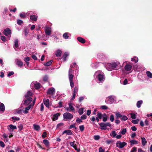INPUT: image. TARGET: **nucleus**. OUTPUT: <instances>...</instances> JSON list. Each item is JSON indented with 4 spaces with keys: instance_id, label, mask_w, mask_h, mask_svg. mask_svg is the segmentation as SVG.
<instances>
[{
    "instance_id": "27",
    "label": "nucleus",
    "mask_w": 152,
    "mask_h": 152,
    "mask_svg": "<svg viewBox=\"0 0 152 152\" xmlns=\"http://www.w3.org/2000/svg\"><path fill=\"white\" fill-rule=\"evenodd\" d=\"M69 108L72 111H75V108L72 105V104L71 103H69Z\"/></svg>"
},
{
    "instance_id": "10",
    "label": "nucleus",
    "mask_w": 152,
    "mask_h": 152,
    "mask_svg": "<svg viewBox=\"0 0 152 152\" xmlns=\"http://www.w3.org/2000/svg\"><path fill=\"white\" fill-rule=\"evenodd\" d=\"M55 93V89L53 88H51L49 89L47 92L48 94L53 95Z\"/></svg>"
},
{
    "instance_id": "26",
    "label": "nucleus",
    "mask_w": 152,
    "mask_h": 152,
    "mask_svg": "<svg viewBox=\"0 0 152 152\" xmlns=\"http://www.w3.org/2000/svg\"><path fill=\"white\" fill-rule=\"evenodd\" d=\"M30 60V58L29 57H27L24 59V61L26 62L27 65L28 66L29 64V61Z\"/></svg>"
},
{
    "instance_id": "39",
    "label": "nucleus",
    "mask_w": 152,
    "mask_h": 152,
    "mask_svg": "<svg viewBox=\"0 0 152 152\" xmlns=\"http://www.w3.org/2000/svg\"><path fill=\"white\" fill-rule=\"evenodd\" d=\"M115 114L116 117L117 118H121L122 116V115L118 112L115 113Z\"/></svg>"
},
{
    "instance_id": "28",
    "label": "nucleus",
    "mask_w": 152,
    "mask_h": 152,
    "mask_svg": "<svg viewBox=\"0 0 152 152\" xmlns=\"http://www.w3.org/2000/svg\"><path fill=\"white\" fill-rule=\"evenodd\" d=\"M141 139L142 140V145L143 146H145L147 143V142L146 141V139L144 137H141Z\"/></svg>"
},
{
    "instance_id": "40",
    "label": "nucleus",
    "mask_w": 152,
    "mask_h": 152,
    "mask_svg": "<svg viewBox=\"0 0 152 152\" xmlns=\"http://www.w3.org/2000/svg\"><path fill=\"white\" fill-rule=\"evenodd\" d=\"M31 107V106L29 105L28 107H27L25 108V111H24V113H28V111L30 109Z\"/></svg>"
},
{
    "instance_id": "7",
    "label": "nucleus",
    "mask_w": 152,
    "mask_h": 152,
    "mask_svg": "<svg viewBox=\"0 0 152 152\" xmlns=\"http://www.w3.org/2000/svg\"><path fill=\"white\" fill-rule=\"evenodd\" d=\"M4 34L6 36H8V39H9L11 33V31L9 28H7L5 29L4 31Z\"/></svg>"
},
{
    "instance_id": "43",
    "label": "nucleus",
    "mask_w": 152,
    "mask_h": 152,
    "mask_svg": "<svg viewBox=\"0 0 152 152\" xmlns=\"http://www.w3.org/2000/svg\"><path fill=\"white\" fill-rule=\"evenodd\" d=\"M110 135L112 136L113 137H116V134L115 132V131H112L110 133Z\"/></svg>"
},
{
    "instance_id": "23",
    "label": "nucleus",
    "mask_w": 152,
    "mask_h": 152,
    "mask_svg": "<svg viewBox=\"0 0 152 152\" xmlns=\"http://www.w3.org/2000/svg\"><path fill=\"white\" fill-rule=\"evenodd\" d=\"M123 66H132L133 64L129 63H127V62H124L123 64Z\"/></svg>"
},
{
    "instance_id": "35",
    "label": "nucleus",
    "mask_w": 152,
    "mask_h": 152,
    "mask_svg": "<svg viewBox=\"0 0 152 152\" xmlns=\"http://www.w3.org/2000/svg\"><path fill=\"white\" fill-rule=\"evenodd\" d=\"M14 46L16 48H17L19 46L18 39L15 40Z\"/></svg>"
},
{
    "instance_id": "62",
    "label": "nucleus",
    "mask_w": 152,
    "mask_h": 152,
    "mask_svg": "<svg viewBox=\"0 0 152 152\" xmlns=\"http://www.w3.org/2000/svg\"><path fill=\"white\" fill-rule=\"evenodd\" d=\"M14 74V73L12 71L11 72H10L8 73V74H7V76L8 77H10L12 75H13Z\"/></svg>"
},
{
    "instance_id": "13",
    "label": "nucleus",
    "mask_w": 152,
    "mask_h": 152,
    "mask_svg": "<svg viewBox=\"0 0 152 152\" xmlns=\"http://www.w3.org/2000/svg\"><path fill=\"white\" fill-rule=\"evenodd\" d=\"M50 29V28L49 27H46L45 28V32L48 35H50L51 34V32Z\"/></svg>"
},
{
    "instance_id": "21",
    "label": "nucleus",
    "mask_w": 152,
    "mask_h": 152,
    "mask_svg": "<svg viewBox=\"0 0 152 152\" xmlns=\"http://www.w3.org/2000/svg\"><path fill=\"white\" fill-rule=\"evenodd\" d=\"M60 115V114L58 113L54 114L53 118V120L54 121L57 120Z\"/></svg>"
},
{
    "instance_id": "12",
    "label": "nucleus",
    "mask_w": 152,
    "mask_h": 152,
    "mask_svg": "<svg viewBox=\"0 0 152 152\" xmlns=\"http://www.w3.org/2000/svg\"><path fill=\"white\" fill-rule=\"evenodd\" d=\"M43 102L46 106L48 108L49 107V100L48 99H45L43 100Z\"/></svg>"
},
{
    "instance_id": "18",
    "label": "nucleus",
    "mask_w": 152,
    "mask_h": 152,
    "mask_svg": "<svg viewBox=\"0 0 152 152\" xmlns=\"http://www.w3.org/2000/svg\"><path fill=\"white\" fill-rule=\"evenodd\" d=\"M43 143L45 146L48 148L50 146V144L49 141L46 139L44 140L43 141Z\"/></svg>"
},
{
    "instance_id": "1",
    "label": "nucleus",
    "mask_w": 152,
    "mask_h": 152,
    "mask_svg": "<svg viewBox=\"0 0 152 152\" xmlns=\"http://www.w3.org/2000/svg\"><path fill=\"white\" fill-rule=\"evenodd\" d=\"M95 66H121L120 63L118 62H112L111 63H107V64L106 63H102V62H97L96 63Z\"/></svg>"
},
{
    "instance_id": "61",
    "label": "nucleus",
    "mask_w": 152,
    "mask_h": 152,
    "mask_svg": "<svg viewBox=\"0 0 152 152\" xmlns=\"http://www.w3.org/2000/svg\"><path fill=\"white\" fill-rule=\"evenodd\" d=\"M0 145L1 147L4 148L5 146L4 143L1 141H0Z\"/></svg>"
},
{
    "instance_id": "63",
    "label": "nucleus",
    "mask_w": 152,
    "mask_h": 152,
    "mask_svg": "<svg viewBox=\"0 0 152 152\" xmlns=\"http://www.w3.org/2000/svg\"><path fill=\"white\" fill-rule=\"evenodd\" d=\"M69 81H70V85L71 87L72 88L73 87L74 85V83L73 82V80Z\"/></svg>"
},
{
    "instance_id": "44",
    "label": "nucleus",
    "mask_w": 152,
    "mask_h": 152,
    "mask_svg": "<svg viewBox=\"0 0 152 152\" xmlns=\"http://www.w3.org/2000/svg\"><path fill=\"white\" fill-rule=\"evenodd\" d=\"M24 35L26 36H27L28 34L29 30L27 28H25L24 30Z\"/></svg>"
},
{
    "instance_id": "37",
    "label": "nucleus",
    "mask_w": 152,
    "mask_h": 152,
    "mask_svg": "<svg viewBox=\"0 0 152 152\" xmlns=\"http://www.w3.org/2000/svg\"><path fill=\"white\" fill-rule=\"evenodd\" d=\"M103 121L104 122H106L107 120V115L105 113H104L103 114Z\"/></svg>"
},
{
    "instance_id": "6",
    "label": "nucleus",
    "mask_w": 152,
    "mask_h": 152,
    "mask_svg": "<svg viewBox=\"0 0 152 152\" xmlns=\"http://www.w3.org/2000/svg\"><path fill=\"white\" fill-rule=\"evenodd\" d=\"M126 145V143L125 142H122L120 141H118L116 143V146L120 148H122Z\"/></svg>"
},
{
    "instance_id": "9",
    "label": "nucleus",
    "mask_w": 152,
    "mask_h": 152,
    "mask_svg": "<svg viewBox=\"0 0 152 152\" xmlns=\"http://www.w3.org/2000/svg\"><path fill=\"white\" fill-rule=\"evenodd\" d=\"M33 85L34 86V87L36 89H38L40 87V84L37 82L32 83L31 84V85Z\"/></svg>"
},
{
    "instance_id": "17",
    "label": "nucleus",
    "mask_w": 152,
    "mask_h": 152,
    "mask_svg": "<svg viewBox=\"0 0 152 152\" xmlns=\"http://www.w3.org/2000/svg\"><path fill=\"white\" fill-rule=\"evenodd\" d=\"M32 94L31 92L29 91H28L25 95V97L26 99H28L29 97L31 98Z\"/></svg>"
},
{
    "instance_id": "49",
    "label": "nucleus",
    "mask_w": 152,
    "mask_h": 152,
    "mask_svg": "<svg viewBox=\"0 0 152 152\" xmlns=\"http://www.w3.org/2000/svg\"><path fill=\"white\" fill-rule=\"evenodd\" d=\"M126 129H123L120 132V133H121L123 135H124L126 132Z\"/></svg>"
},
{
    "instance_id": "16",
    "label": "nucleus",
    "mask_w": 152,
    "mask_h": 152,
    "mask_svg": "<svg viewBox=\"0 0 152 152\" xmlns=\"http://www.w3.org/2000/svg\"><path fill=\"white\" fill-rule=\"evenodd\" d=\"M27 99L25 100L24 101V104H25L28 105L32 101V98L29 97L28 99Z\"/></svg>"
},
{
    "instance_id": "42",
    "label": "nucleus",
    "mask_w": 152,
    "mask_h": 152,
    "mask_svg": "<svg viewBox=\"0 0 152 152\" xmlns=\"http://www.w3.org/2000/svg\"><path fill=\"white\" fill-rule=\"evenodd\" d=\"M142 100L138 101L137 103V107L139 108L141 106V104L142 103Z\"/></svg>"
},
{
    "instance_id": "52",
    "label": "nucleus",
    "mask_w": 152,
    "mask_h": 152,
    "mask_svg": "<svg viewBox=\"0 0 152 152\" xmlns=\"http://www.w3.org/2000/svg\"><path fill=\"white\" fill-rule=\"evenodd\" d=\"M12 118L15 121H19L20 119L19 118L17 117H12Z\"/></svg>"
},
{
    "instance_id": "19",
    "label": "nucleus",
    "mask_w": 152,
    "mask_h": 152,
    "mask_svg": "<svg viewBox=\"0 0 152 152\" xmlns=\"http://www.w3.org/2000/svg\"><path fill=\"white\" fill-rule=\"evenodd\" d=\"M77 39L78 41L82 43H84L86 42L85 40L81 37H78Z\"/></svg>"
},
{
    "instance_id": "45",
    "label": "nucleus",
    "mask_w": 152,
    "mask_h": 152,
    "mask_svg": "<svg viewBox=\"0 0 152 152\" xmlns=\"http://www.w3.org/2000/svg\"><path fill=\"white\" fill-rule=\"evenodd\" d=\"M83 110L84 109L83 108L79 109L78 112L80 115H81L83 113Z\"/></svg>"
},
{
    "instance_id": "47",
    "label": "nucleus",
    "mask_w": 152,
    "mask_h": 152,
    "mask_svg": "<svg viewBox=\"0 0 152 152\" xmlns=\"http://www.w3.org/2000/svg\"><path fill=\"white\" fill-rule=\"evenodd\" d=\"M20 16L21 18H24L26 17V16L24 13H22L20 14Z\"/></svg>"
},
{
    "instance_id": "32",
    "label": "nucleus",
    "mask_w": 152,
    "mask_h": 152,
    "mask_svg": "<svg viewBox=\"0 0 152 152\" xmlns=\"http://www.w3.org/2000/svg\"><path fill=\"white\" fill-rule=\"evenodd\" d=\"M5 110V107L3 104L1 103L0 105V110L3 111Z\"/></svg>"
},
{
    "instance_id": "34",
    "label": "nucleus",
    "mask_w": 152,
    "mask_h": 152,
    "mask_svg": "<svg viewBox=\"0 0 152 152\" xmlns=\"http://www.w3.org/2000/svg\"><path fill=\"white\" fill-rule=\"evenodd\" d=\"M97 116L99 118V119H101L103 116V114L102 115V113L99 112H98L97 114Z\"/></svg>"
},
{
    "instance_id": "60",
    "label": "nucleus",
    "mask_w": 152,
    "mask_h": 152,
    "mask_svg": "<svg viewBox=\"0 0 152 152\" xmlns=\"http://www.w3.org/2000/svg\"><path fill=\"white\" fill-rule=\"evenodd\" d=\"M23 111L22 110L19 109L17 110V112L18 114H21L22 113Z\"/></svg>"
},
{
    "instance_id": "3",
    "label": "nucleus",
    "mask_w": 152,
    "mask_h": 152,
    "mask_svg": "<svg viewBox=\"0 0 152 152\" xmlns=\"http://www.w3.org/2000/svg\"><path fill=\"white\" fill-rule=\"evenodd\" d=\"M105 102L107 104H111L115 102V98L113 96H109L106 98Z\"/></svg>"
},
{
    "instance_id": "58",
    "label": "nucleus",
    "mask_w": 152,
    "mask_h": 152,
    "mask_svg": "<svg viewBox=\"0 0 152 152\" xmlns=\"http://www.w3.org/2000/svg\"><path fill=\"white\" fill-rule=\"evenodd\" d=\"M78 88H77L75 87L74 88L73 93L76 94L78 91Z\"/></svg>"
},
{
    "instance_id": "8",
    "label": "nucleus",
    "mask_w": 152,
    "mask_h": 152,
    "mask_svg": "<svg viewBox=\"0 0 152 152\" xmlns=\"http://www.w3.org/2000/svg\"><path fill=\"white\" fill-rule=\"evenodd\" d=\"M7 129L9 132H12L14 130L17 129V126L12 124H10L7 126Z\"/></svg>"
},
{
    "instance_id": "24",
    "label": "nucleus",
    "mask_w": 152,
    "mask_h": 152,
    "mask_svg": "<svg viewBox=\"0 0 152 152\" xmlns=\"http://www.w3.org/2000/svg\"><path fill=\"white\" fill-rule=\"evenodd\" d=\"M16 64L19 66H23V63L21 61L17 59L16 61Z\"/></svg>"
},
{
    "instance_id": "46",
    "label": "nucleus",
    "mask_w": 152,
    "mask_h": 152,
    "mask_svg": "<svg viewBox=\"0 0 152 152\" xmlns=\"http://www.w3.org/2000/svg\"><path fill=\"white\" fill-rule=\"evenodd\" d=\"M17 22L18 24V25H21L23 23V21L21 20L18 19H17Z\"/></svg>"
},
{
    "instance_id": "56",
    "label": "nucleus",
    "mask_w": 152,
    "mask_h": 152,
    "mask_svg": "<svg viewBox=\"0 0 152 152\" xmlns=\"http://www.w3.org/2000/svg\"><path fill=\"white\" fill-rule=\"evenodd\" d=\"M131 118L132 119H135L136 117V115L134 113H131Z\"/></svg>"
},
{
    "instance_id": "25",
    "label": "nucleus",
    "mask_w": 152,
    "mask_h": 152,
    "mask_svg": "<svg viewBox=\"0 0 152 152\" xmlns=\"http://www.w3.org/2000/svg\"><path fill=\"white\" fill-rule=\"evenodd\" d=\"M70 34H69L68 33L66 32L64 33L63 35V37L65 39H68L69 38V36H68V35Z\"/></svg>"
},
{
    "instance_id": "11",
    "label": "nucleus",
    "mask_w": 152,
    "mask_h": 152,
    "mask_svg": "<svg viewBox=\"0 0 152 152\" xmlns=\"http://www.w3.org/2000/svg\"><path fill=\"white\" fill-rule=\"evenodd\" d=\"M72 69H70L69 72V81L73 80V78L74 77V75L72 74Z\"/></svg>"
},
{
    "instance_id": "38",
    "label": "nucleus",
    "mask_w": 152,
    "mask_h": 152,
    "mask_svg": "<svg viewBox=\"0 0 152 152\" xmlns=\"http://www.w3.org/2000/svg\"><path fill=\"white\" fill-rule=\"evenodd\" d=\"M146 73L148 77L150 78H152V73L150 72L147 71L146 72Z\"/></svg>"
},
{
    "instance_id": "29",
    "label": "nucleus",
    "mask_w": 152,
    "mask_h": 152,
    "mask_svg": "<svg viewBox=\"0 0 152 152\" xmlns=\"http://www.w3.org/2000/svg\"><path fill=\"white\" fill-rule=\"evenodd\" d=\"M68 55L69 54L65 52L64 53L62 57L63 60L64 61H65L66 60V58L67 56H68Z\"/></svg>"
},
{
    "instance_id": "41",
    "label": "nucleus",
    "mask_w": 152,
    "mask_h": 152,
    "mask_svg": "<svg viewBox=\"0 0 152 152\" xmlns=\"http://www.w3.org/2000/svg\"><path fill=\"white\" fill-rule=\"evenodd\" d=\"M116 67H106V69L109 71L116 69Z\"/></svg>"
},
{
    "instance_id": "57",
    "label": "nucleus",
    "mask_w": 152,
    "mask_h": 152,
    "mask_svg": "<svg viewBox=\"0 0 152 152\" xmlns=\"http://www.w3.org/2000/svg\"><path fill=\"white\" fill-rule=\"evenodd\" d=\"M1 39L4 42H5L7 40L6 39L5 37L4 36H1Z\"/></svg>"
},
{
    "instance_id": "31",
    "label": "nucleus",
    "mask_w": 152,
    "mask_h": 152,
    "mask_svg": "<svg viewBox=\"0 0 152 152\" xmlns=\"http://www.w3.org/2000/svg\"><path fill=\"white\" fill-rule=\"evenodd\" d=\"M131 60L132 61H134L136 63L138 61V59L137 57L135 56L133 58H132Z\"/></svg>"
},
{
    "instance_id": "4",
    "label": "nucleus",
    "mask_w": 152,
    "mask_h": 152,
    "mask_svg": "<svg viewBox=\"0 0 152 152\" xmlns=\"http://www.w3.org/2000/svg\"><path fill=\"white\" fill-rule=\"evenodd\" d=\"M101 129L102 130H105L107 129V126L111 127V125L109 123H99Z\"/></svg>"
},
{
    "instance_id": "53",
    "label": "nucleus",
    "mask_w": 152,
    "mask_h": 152,
    "mask_svg": "<svg viewBox=\"0 0 152 152\" xmlns=\"http://www.w3.org/2000/svg\"><path fill=\"white\" fill-rule=\"evenodd\" d=\"M110 120L111 122H113L114 120V115H111L110 116Z\"/></svg>"
},
{
    "instance_id": "5",
    "label": "nucleus",
    "mask_w": 152,
    "mask_h": 152,
    "mask_svg": "<svg viewBox=\"0 0 152 152\" xmlns=\"http://www.w3.org/2000/svg\"><path fill=\"white\" fill-rule=\"evenodd\" d=\"M63 116L64 119L66 120H70L73 117V115L69 113H64Z\"/></svg>"
},
{
    "instance_id": "36",
    "label": "nucleus",
    "mask_w": 152,
    "mask_h": 152,
    "mask_svg": "<svg viewBox=\"0 0 152 152\" xmlns=\"http://www.w3.org/2000/svg\"><path fill=\"white\" fill-rule=\"evenodd\" d=\"M52 67H43L44 68L43 70H44L48 71L47 72H50V69H51Z\"/></svg>"
},
{
    "instance_id": "54",
    "label": "nucleus",
    "mask_w": 152,
    "mask_h": 152,
    "mask_svg": "<svg viewBox=\"0 0 152 152\" xmlns=\"http://www.w3.org/2000/svg\"><path fill=\"white\" fill-rule=\"evenodd\" d=\"M100 108L103 110H106L108 109V107L105 105H102L100 107Z\"/></svg>"
},
{
    "instance_id": "50",
    "label": "nucleus",
    "mask_w": 152,
    "mask_h": 152,
    "mask_svg": "<svg viewBox=\"0 0 152 152\" xmlns=\"http://www.w3.org/2000/svg\"><path fill=\"white\" fill-rule=\"evenodd\" d=\"M139 121V119H137L136 120H132V122L134 124H136L138 123Z\"/></svg>"
},
{
    "instance_id": "14",
    "label": "nucleus",
    "mask_w": 152,
    "mask_h": 152,
    "mask_svg": "<svg viewBox=\"0 0 152 152\" xmlns=\"http://www.w3.org/2000/svg\"><path fill=\"white\" fill-rule=\"evenodd\" d=\"M30 18L33 21H36L37 20V16L35 15H30Z\"/></svg>"
},
{
    "instance_id": "2",
    "label": "nucleus",
    "mask_w": 152,
    "mask_h": 152,
    "mask_svg": "<svg viewBox=\"0 0 152 152\" xmlns=\"http://www.w3.org/2000/svg\"><path fill=\"white\" fill-rule=\"evenodd\" d=\"M94 77L100 82L104 81L105 79L104 73L100 71H97L95 72L94 75Z\"/></svg>"
},
{
    "instance_id": "20",
    "label": "nucleus",
    "mask_w": 152,
    "mask_h": 152,
    "mask_svg": "<svg viewBox=\"0 0 152 152\" xmlns=\"http://www.w3.org/2000/svg\"><path fill=\"white\" fill-rule=\"evenodd\" d=\"M62 53V52L61 50L58 49L56 51V53L55 54V55L56 57H59L61 56Z\"/></svg>"
},
{
    "instance_id": "15",
    "label": "nucleus",
    "mask_w": 152,
    "mask_h": 152,
    "mask_svg": "<svg viewBox=\"0 0 152 152\" xmlns=\"http://www.w3.org/2000/svg\"><path fill=\"white\" fill-rule=\"evenodd\" d=\"M66 133L68 135H71L72 134V132L70 130H65L62 132V134Z\"/></svg>"
},
{
    "instance_id": "55",
    "label": "nucleus",
    "mask_w": 152,
    "mask_h": 152,
    "mask_svg": "<svg viewBox=\"0 0 152 152\" xmlns=\"http://www.w3.org/2000/svg\"><path fill=\"white\" fill-rule=\"evenodd\" d=\"M79 128L80 130L82 132L84 130V126L83 125H82L79 126Z\"/></svg>"
},
{
    "instance_id": "22",
    "label": "nucleus",
    "mask_w": 152,
    "mask_h": 152,
    "mask_svg": "<svg viewBox=\"0 0 152 152\" xmlns=\"http://www.w3.org/2000/svg\"><path fill=\"white\" fill-rule=\"evenodd\" d=\"M33 127L34 129L37 131H39L40 129V127L38 125L34 124L33 125Z\"/></svg>"
},
{
    "instance_id": "30",
    "label": "nucleus",
    "mask_w": 152,
    "mask_h": 152,
    "mask_svg": "<svg viewBox=\"0 0 152 152\" xmlns=\"http://www.w3.org/2000/svg\"><path fill=\"white\" fill-rule=\"evenodd\" d=\"M53 61L52 60H50L47 62L46 64H44V65L45 66H50L51 64L52 63V62Z\"/></svg>"
},
{
    "instance_id": "51",
    "label": "nucleus",
    "mask_w": 152,
    "mask_h": 152,
    "mask_svg": "<svg viewBox=\"0 0 152 152\" xmlns=\"http://www.w3.org/2000/svg\"><path fill=\"white\" fill-rule=\"evenodd\" d=\"M94 138L95 140H98L100 138V136L98 135H95L94 136Z\"/></svg>"
},
{
    "instance_id": "48",
    "label": "nucleus",
    "mask_w": 152,
    "mask_h": 152,
    "mask_svg": "<svg viewBox=\"0 0 152 152\" xmlns=\"http://www.w3.org/2000/svg\"><path fill=\"white\" fill-rule=\"evenodd\" d=\"M128 119V118L126 115H122L121 119L123 121H126Z\"/></svg>"
},
{
    "instance_id": "64",
    "label": "nucleus",
    "mask_w": 152,
    "mask_h": 152,
    "mask_svg": "<svg viewBox=\"0 0 152 152\" xmlns=\"http://www.w3.org/2000/svg\"><path fill=\"white\" fill-rule=\"evenodd\" d=\"M47 133L46 132H44L43 133V134L42 135V137L44 138L46 137Z\"/></svg>"
},
{
    "instance_id": "59",
    "label": "nucleus",
    "mask_w": 152,
    "mask_h": 152,
    "mask_svg": "<svg viewBox=\"0 0 152 152\" xmlns=\"http://www.w3.org/2000/svg\"><path fill=\"white\" fill-rule=\"evenodd\" d=\"M137 148L136 147H133L130 152H136L137 151Z\"/></svg>"
},
{
    "instance_id": "33",
    "label": "nucleus",
    "mask_w": 152,
    "mask_h": 152,
    "mask_svg": "<svg viewBox=\"0 0 152 152\" xmlns=\"http://www.w3.org/2000/svg\"><path fill=\"white\" fill-rule=\"evenodd\" d=\"M131 145L137 144L138 143V141L135 140H132L130 141Z\"/></svg>"
}]
</instances>
